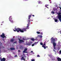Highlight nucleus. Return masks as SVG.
Returning a JSON list of instances; mask_svg holds the SVG:
<instances>
[{"mask_svg":"<svg viewBox=\"0 0 61 61\" xmlns=\"http://www.w3.org/2000/svg\"><path fill=\"white\" fill-rule=\"evenodd\" d=\"M26 29L25 28H23V29L22 30H21V29L19 28H15V30H14V31L15 32V31H17L18 33H19V31L20 32H21V33H24V31H26V30L27 29H28V28H27Z\"/></svg>","mask_w":61,"mask_h":61,"instance_id":"1","label":"nucleus"},{"mask_svg":"<svg viewBox=\"0 0 61 61\" xmlns=\"http://www.w3.org/2000/svg\"><path fill=\"white\" fill-rule=\"evenodd\" d=\"M51 42L53 43L54 49H56L55 46H56V43L55 42L56 41V40H55V39H54L53 37H52L51 38Z\"/></svg>","mask_w":61,"mask_h":61,"instance_id":"2","label":"nucleus"},{"mask_svg":"<svg viewBox=\"0 0 61 61\" xmlns=\"http://www.w3.org/2000/svg\"><path fill=\"white\" fill-rule=\"evenodd\" d=\"M31 15H29L28 17V19L29 20H28L29 22L28 24H27V26L26 27L27 28H28L29 26V24H30V21H33V20H30V18H31Z\"/></svg>","mask_w":61,"mask_h":61,"instance_id":"3","label":"nucleus"},{"mask_svg":"<svg viewBox=\"0 0 61 61\" xmlns=\"http://www.w3.org/2000/svg\"><path fill=\"white\" fill-rule=\"evenodd\" d=\"M12 16H10L9 18V20L10 21V22L11 23H14V21H13V20H12Z\"/></svg>","mask_w":61,"mask_h":61,"instance_id":"4","label":"nucleus"},{"mask_svg":"<svg viewBox=\"0 0 61 61\" xmlns=\"http://www.w3.org/2000/svg\"><path fill=\"white\" fill-rule=\"evenodd\" d=\"M0 37H2L3 38H5H5H6V37L5 36V35L4 34V33H2V34L1 35H0Z\"/></svg>","mask_w":61,"mask_h":61,"instance_id":"5","label":"nucleus"},{"mask_svg":"<svg viewBox=\"0 0 61 61\" xmlns=\"http://www.w3.org/2000/svg\"><path fill=\"white\" fill-rule=\"evenodd\" d=\"M18 39L19 41V43H22L24 42V41L23 40L20 39L19 38H18Z\"/></svg>","mask_w":61,"mask_h":61,"instance_id":"6","label":"nucleus"},{"mask_svg":"<svg viewBox=\"0 0 61 61\" xmlns=\"http://www.w3.org/2000/svg\"><path fill=\"white\" fill-rule=\"evenodd\" d=\"M27 50V49L26 48H25L23 52L24 53H27V51L25 52V51H26Z\"/></svg>","mask_w":61,"mask_h":61,"instance_id":"7","label":"nucleus"},{"mask_svg":"<svg viewBox=\"0 0 61 61\" xmlns=\"http://www.w3.org/2000/svg\"><path fill=\"white\" fill-rule=\"evenodd\" d=\"M31 44H32V42L28 43L27 44V45L30 46L31 45Z\"/></svg>","mask_w":61,"mask_h":61,"instance_id":"8","label":"nucleus"},{"mask_svg":"<svg viewBox=\"0 0 61 61\" xmlns=\"http://www.w3.org/2000/svg\"><path fill=\"white\" fill-rule=\"evenodd\" d=\"M5 61V58H3L1 60V61Z\"/></svg>","mask_w":61,"mask_h":61,"instance_id":"9","label":"nucleus"},{"mask_svg":"<svg viewBox=\"0 0 61 61\" xmlns=\"http://www.w3.org/2000/svg\"><path fill=\"white\" fill-rule=\"evenodd\" d=\"M57 59L58 61H61V59L59 57L57 58Z\"/></svg>","mask_w":61,"mask_h":61,"instance_id":"10","label":"nucleus"},{"mask_svg":"<svg viewBox=\"0 0 61 61\" xmlns=\"http://www.w3.org/2000/svg\"><path fill=\"white\" fill-rule=\"evenodd\" d=\"M10 49L11 50H15V48L13 47H10Z\"/></svg>","mask_w":61,"mask_h":61,"instance_id":"11","label":"nucleus"},{"mask_svg":"<svg viewBox=\"0 0 61 61\" xmlns=\"http://www.w3.org/2000/svg\"><path fill=\"white\" fill-rule=\"evenodd\" d=\"M14 41L15 39H12L10 40V41L11 42H13Z\"/></svg>","mask_w":61,"mask_h":61,"instance_id":"12","label":"nucleus"},{"mask_svg":"<svg viewBox=\"0 0 61 61\" xmlns=\"http://www.w3.org/2000/svg\"><path fill=\"white\" fill-rule=\"evenodd\" d=\"M55 22H57V19H54Z\"/></svg>","mask_w":61,"mask_h":61,"instance_id":"13","label":"nucleus"},{"mask_svg":"<svg viewBox=\"0 0 61 61\" xmlns=\"http://www.w3.org/2000/svg\"><path fill=\"white\" fill-rule=\"evenodd\" d=\"M42 47H44V49H46V46L44 45H43L42 46Z\"/></svg>","mask_w":61,"mask_h":61,"instance_id":"14","label":"nucleus"},{"mask_svg":"<svg viewBox=\"0 0 61 61\" xmlns=\"http://www.w3.org/2000/svg\"><path fill=\"white\" fill-rule=\"evenodd\" d=\"M45 6L46 7H47V8H48V7H47V6H48V5H46Z\"/></svg>","mask_w":61,"mask_h":61,"instance_id":"15","label":"nucleus"},{"mask_svg":"<svg viewBox=\"0 0 61 61\" xmlns=\"http://www.w3.org/2000/svg\"><path fill=\"white\" fill-rule=\"evenodd\" d=\"M20 48H21V49H23V46H20Z\"/></svg>","mask_w":61,"mask_h":61,"instance_id":"16","label":"nucleus"},{"mask_svg":"<svg viewBox=\"0 0 61 61\" xmlns=\"http://www.w3.org/2000/svg\"><path fill=\"white\" fill-rule=\"evenodd\" d=\"M51 14H55V12L54 11H52L51 12Z\"/></svg>","mask_w":61,"mask_h":61,"instance_id":"17","label":"nucleus"},{"mask_svg":"<svg viewBox=\"0 0 61 61\" xmlns=\"http://www.w3.org/2000/svg\"><path fill=\"white\" fill-rule=\"evenodd\" d=\"M36 33L38 34H40V33L39 31H37Z\"/></svg>","mask_w":61,"mask_h":61,"instance_id":"18","label":"nucleus"},{"mask_svg":"<svg viewBox=\"0 0 61 61\" xmlns=\"http://www.w3.org/2000/svg\"><path fill=\"white\" fill-rule=\"evenodd\" d=\"M31 40L32 41H34V40H35V39H34V38H31Z\"/></svg>","mask_w":61,"mask_h":61,"instance_id":"19","label":"nucleus"},{"mask_svg":"<svg viewBox=\"0 0 61 61\" xmlns=\"http://www.w3.org/2000/svg\"><path fill=\"white\" fill-rule=\"evenodd\" d=\"M24 56H23L22 57V58H21V60H23V59L24 58Z\"/></svg>","mask_w":61,"mask_h":61,"instance_id":"20","label":"nucleus"},{"mask_svg":"<svg viewBox=\"0 0 61 61\" xmlns=\"http://www.w3.org/2000/svg\"><path fill=\"white\" fill-rule=\"evenodd\" d=\"M40 45H43V43H42V42H41L40 43Z\"/></svg>","mask_w":61,"mask_h":61,"instance_id":"21","label":"nucleus"},{"mask_svg":"<svg viewBox=\"0 0 61 61\" xmlns=\"http://www.w3.org/2000/svg\"><path fill=\"white\" fill-rule=\"evenodd\" d=\"M17 42L16 41H15L13 43V44H16Z\"/></svg>","mask_w":61,"mask_h":61,"instance_id":"22","label":"nucleus"},{"mask_svg":"<svg viewBox=\"0 0 61 61\" xmlns=\"http://www.w3.org/2000/svg\"><path fill=\"white\" fill-rule=\"evenodd\" d=\"M38 2L39 4H40V3H41V1H38Z\"/></svg>","mask_w":61,"mask_h":61,"instance_id":"23","label":"nucleus"},{"mask_svg":"<svg viewBox=\"0 0 61 61\" xmlns=\"http://www.w3.org/2000/svg\"><path fill=\"white\" fill-rule=\"evenodd\" d=\"M46 45V42L44 43L43 46H45Z\"/></svg>","mask_w":61,"mask_h":61,"instance_id":"24","label":"nucleus"},{"mask_svg":"<svg viewBox=\"0 0 61 61\" xmlns=\"http://www.w3.org/2000/svg\"><path fill=\"white\" fill-rule=\"evenodd\" d=\"M32 61H35V60L34 59H33L32 60H31Z\"/></svg>","mask_w":61,"mask_h":61,"instance_id":"25","label":"nucleus"},{"mask_svg":"<svg viewBox=\"0 0 61 61\" xmlns=\"http://www.w3.org/2000/svg\"><path fill=\"white\" fill-rule=\"evenodd\" d=\"M37 57H40V56L39 55H38L37 56Z\"/></svg>","mask_w":61,"mask_h":61,"instance_id":"26","label":"nucleus"},{"mask_svg":"<svg viewBox=\"0 0 61 61\" xmlns=\"http://www.w3.org/2000/svg\"><path fill=\"white\" fill-rule=\"evenodd\" d=\"M43 37V36H40V37L41 38H42V37Z\"/></svg>","mask_w":61,"mask_h":61,"instance_id":"27","label":"nucleus"},{"mask_svg":"<svg viewBox=\"0 0 61 61\" xmlns=\"http://www.w3.org/2000/svg\"><path fill=\"white\" fill-rule=\"evenodd\" d=\"M2 48H5V47L3 46H2Z\"/></svg>","mask_w":61,"mask_h":61,"instance_id":"28","label":"nucleus"},{"mask_svg":"<svg viewBox=\"0 0 61 61\" xmlns=\"http://www.w3.org/2000/svg\"><path fill=\"white\" fill-rule=\"evenodd\" d=\"M35 46V44H33L32 45V46Z\"/></svg>","mask_w":61,"mask_h":61,"instance_id":"29","label":"nucleus"},{"mask_svg":"<svg viewBox=\"0 0 61 61\" xmlns=\"http://www.w3.org/2000/svg\"><path fill=\"white\" fill-rule=\"evenodd\" d=\"M15 57H17V55H16L15 56H14Z\"/></svg>","mask_w":61,"mask_h":61,"instance_id":"30","label":"nucleus"},{"mask_svg":"<svg viewBox=\"0 0 61 61\" xmlns=\"http://www.w3.org/2000/svg\"><path fill=\"white\" fill-rule=\"evenodd\" d=\"M40 34L41 35H43V33H41Z\"/></svg>","mask_w":61,"mask_h":61,"instance_id":"31","label":"nucleus"},{"mask_svg":"<svg viewBox=\"0 0 61 61\" xmlns=\"http://www.w3.org/2000/svg\"><path fill=\"white\" fill-rule=\"evenodd\" d=\"M0 60H1V59H2V58H1V57H0Z\"/></svg>","mask_w":61,"mask_h":61,"instance_id":"32","label":"nucleus"},{"mask_svg":"<svg viewBox=\"0 0 61 61\" xmlns=\"http://www.w3.org/2000/svg\"><path fill=\"white\" fill-rule=\"evenodd\" d=\"M25 59H26L25 58H23V60H25Z\"/></svg>","mask_w":61,"mask_h":61,"instance_id":"33","label":"nucleus"},{"mask_svg":"<svg viewBox=\"0 0 61 61\" xmlns=\"http://www.w3.org/2000/svg\"><path fill=\"white\" fill-rule=\"evenodd\" d=\"M23 40H25V39H24V38H23L22 39Z\"/></svg>","mask_w":61,"mask_h":61,"instance_id":"34","label":"nucleus"},{"mask_svg":"<svg viewBox=\"0 0 61 61\" xmlns=\"http://www.w3.org/2000/svg\"><path fill=\"white\" fill-rule=\"evenodd\" d=\"M2 43L0 42V46H1V44H2Z\"/></svg>","mask_w":61,"mask_h":61,"instance_id":"35","label":"nucleus"},{"mask_svg":"<svg viewBox=\"0 0 61 61\" xmlns=\"http://www.w3.org/2000/svg\"><path fill=\"white\" fill-rule=\"evenodd\" d=\"M18 51L19 52H20V51L19 50Z\"/></svg>","mask_w":61,"mask_h":61,"instance_id":"36","label":"nucleus"},{"mask_svg":"<svg viewBox=\"0 0 61 61\" xmlns=\"http://www.w3.org/2000/svg\"><path fill=\"white\" fill-rule=\"evenodd\" d=\"M53 51H55V52H56V51H55V50L54 49L53 50Z\"/></svg>","mask_w":61,"mask_h":61,"instance_id":"37","label":"nucleus"},{"mask_svg":"<svg viewBox=\"0 0 61 61\" xmlns=\"http://www.w3.org/2000/svg\"><path fill=\"white\" fill-rule=\"evenodd\" d=\"M32 15L33 16H35V15Z\"/></svg>","mask_w":61,"mask_h":61,"instance_id":"38","label":"nucleus"},{"mask_svg":"<svg viewBox=\"0 0 61 61\" xmlns=\"http://www.w3.org/2000/svg\"><path fill=\"white\" fill-rule=\"evenodd\" d=\"M46 48H48V46H46Z\"/></svg>","mask_w":61,"mask_h":61,"instance_id":"39","label":"nucleus"},{"mask_svg":"<svg viewBox=\"0 0 61 61\" xmlns=\"http://www.w3.org/2000/svg\"><path fill=\"white\" fill-rule=\"evenodd\" d=\"M31 53H33V51H31Z\"/></svg>","mask_w":61,"mask_h":61,"instance_id":"40","label":"nucleus"},{"mask_svg":"<svg viewBox=\"0 0 61 61\" xmlns=\"http://www.w3.org/2000/svg\"><path fill=\"white\" fill-rule=\"evenodd\" d=\"M25 1H28V0H24Z\"/></svg>","mask_w":61,"mask_h":61,"instance_id":"41","label":"nucleus"},{"mask_svg":"<svg viewBox=\"0 0 61 61\" xmlns=\"http://www.w3.org/2000/svg\"><path fill=\"white\" fill-rule=\"evenodd\" d=\"M59 8H60V9H61V8L60 7H59Z\"/></svg>","mask_w":61,"mask_h":61,"instance_id":"42","label":"nucleus"},{"mask_svg":"<svg viewBox=\"0 0 61 61\" xmlns=\"http://www.w3.org/2000/svg\"><path fill=\"white\" fill-rule=\"evenodd\" d=\"M26 56H25V58H26Z\"/></svg>","mask_w":61,"mask_h":61,"instance_id":"43","label":"nucleus"},{"mask_svg":"<svg viewBox=\"0 0 61 61\" xmlns=\"http://www.w3.org/2000/svg\"><path fill=\"white\" fill-rule=\"evenodd\" d=\"M61 10H60V11H61V9H60Z\"/></svg>","mask_w":61,"mask_h":61,"instance_id":"44","label":"nucleus"},{"mask_svg":"<svg viewBox=\"0 0 61 61\" xmlns=\"http://www.w3.org/2000/svg\"><path fill=\"white\" fill-rule=\"evenodd\" d=\"M3 22H2V23H3Z\"/></svg>","mask_w":61,"mask_h":61,"instance_id":"45","label":"nucleus"},{"mask_svg":"<svg viewBox=\"0 0 61 61\" xmlns=\"http://www.w3.org/2000/svg\"><path fill=\"white\" fill-rule=\"evenodd\" d=\"M2 24L1 25H2Z\"/></svg>","mask_w":61,"mask_h":61,"instance_id":"46","label":"nucleus"},{"mask_svg":"<svg viewBox=\"0 0 61 61\" xmlns=\"http://www.w3.org/2000/svg\"><path fill=\"white\" fill-rule=\"evenodd\" d=\"M3 40V41H4V40Z\"/></svg>","mask_w":61,"mask_h":61,"instance_id":"47","label":"nucleus"},{"mask_svg":"<svg viewBox=\"0 0 61 61\" xmlns=\"http://www.w3.org/2000/svg\"><path fill=\"white\" fill-rule=\"evenodd\" d=\"M0 56H1V55H0Z\"/></svg>","mask_w":61,"mask_h":61,"instance_id":"48","label":"nucleus"},{"mask_svg":"<svg viewBox=\"0 0 61 61\" xmlns=\"http://www.w3.org/2000/svg\"><path fill=\"white\" fill-rule=\"evenodd\" d=\"M56 39H57V38H56Z\"/></svg>","mask_w":61,"mask_h":61,"instance_id":"49","label":"nucleus"},{"mask_svg":"<svg viewBox=\"0 0 61 61\" xmlns=\"http://www.w3.org/2000/svg\"><path fill=\"white\" fill-rule=\"evenodd\" d=\"M20 38H21V37H20Z\"/></svg>","mask_w":61,"mask_h":61,"instance_id":"50","label":"nucleus"}]
</instances>
